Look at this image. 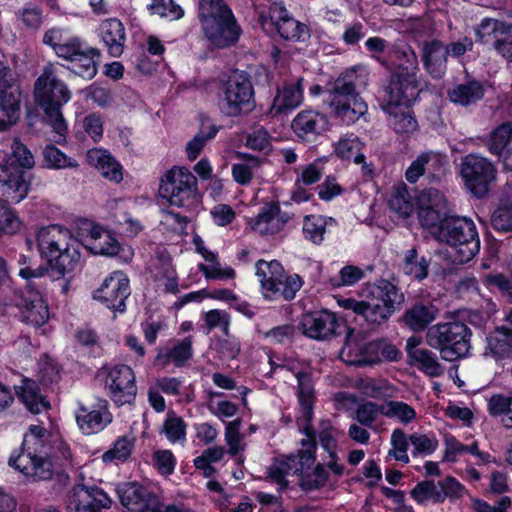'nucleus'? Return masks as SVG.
Returning <instances> with one entry per match:
<instances>
[{"label": "nucleus", "instance_id": "nucleus-1", "mask_svg": "<svg viewBox=\"0 0 512 512\" xmlns=\"http://www.w3.org/2000/svg\"><path fill=\"white\" fill-rule=\"evenodd\" d=\"M297 378V396L300 403L301 416L298 418V424L304 429L307 439L302 440V448L297 455H289L281 459H275L268 467V478L277 483L280 489L287 486L286 476L290 474L302 473L305 469H310L315 461V442L313 439V430L311 420L313 418L314 405V385L311 374L305 371H298L295 374Z\"/></svg>", "mask_w": 512, "mask_h": 512}, {"label": "nucleus", "instance_id": "nucleus-2", "mask_svg": "<svg viewBox=\"0 0 512 512\" xmlns=\"http://www.w3.org/2000/svg\"><path fill=\"white\" fill-rule=\"evenodd\" d=\"M368 84L364 70L351 69L342 73L332 84L327 105L332 118L344 125H352L367 114L368 106L360 91Z\"/></svg>", "mask_w": 512, "mask_h": 512}, {"label": "nucleus", "instance_id": "nucleus-3", "mask_svg": "<svg viewBox=\"0 0 512 512\" xmlns=\"http://www.w3.org/2000/svg\"><path fill=\"white\" fill-rule=\"evenodd\" d=\"M364 300L354 298L340 301L341 307L360 316L371 326L386 323L396 310L404 303L403 292L388 280L381 279L369 284L364 289Z\"/></svg>", "mask_w": 512, "mask_h": 512}, {"label": "nucleus", "instance_id": "nucleus-4", "mask_svg": "<svg viewBox=\"0 0 512 512\" xmlns=\"http://www.w3.org/2000/svg\"><path fill=\"white\" fill-rule=\"evenodd\" d=\"M34 100L43 111V120L51 126L57 134L59 142L65 138L67 132L66 121L62 114V107L71 99V91L67 84L60 79L57 67L48 63L43 67L40 76L34 83Z\"/></svg>", "mask_w": 512, "mask_h": 512}, {"label": "nucleus", "instance_id": "nucleus-5", "mask_svg": "<svg viewBox=\"0 0 512 512\" xmlns=\"http://www.w3.org/2000/svg\"><path fill=\"white\" fill-rule=\"evenodd\" d=\"M434 237L451 249L450 257L457 264L472 260L480 250V239L475 223L466 217L448 216L436 227Z\"/></svg>", "mask_w": 512, "mask_h": 512}, {"label": "nucleus", "instance_id": "nucleus-6", "mask_svg": "<svg viewBox=\"0 0 512 512\" xmlns=\"http://www.w3.org/2000/svg\"><path fill=\"white\" fill-rule=\"evenodd\" d=\"M38 248L51 264L52 275L70 274L80 259L77 241L67 229L57 225L41 228L37 234Z\"/></svg>", "mask_w": 512, "mask_h": 512}, {"label": "nucleus", "instance_id": "nucleus-7", "mask_svg": "<svg viewBox=\"0 0 512 512\" xmlns=\"http://www.w3.org/2000/svg\"><path fill=\"white\" fill-rule=\"evenodd\" d=\"M200 21L205 37L217 48L234 45L241 28L224 0H200Z\"/></svg>", "mask_w": 512, "mask_h": 512}, {"label": "nucleus", "instance_id": "nucleus-8", "mask_svg": "<svg viewBox=\"0 0 512 512\" xmlns=\"http://www.w3.org/2000/svg\"><path fill=\"white\" fill-rule=\"evenodd\" d=\"M19 275L27 280L26 286L19 292L16 300L21 321L34 327H41L50 317L48 305L41 291V279L45 278L44 270L42 267H25L20 269Z\"/></svg>", "mask_w": 512, "mask_h": 512}, {"label": "nucleus", "instance_id": "nucleus-9", "mask_svg": "<svg viewBox=\"0 0 512 512\" xmlns=\"http://www.w3.org/2000/svg\"><path fill=\"white\" fill-rule=\"evenodd\" d=\"M471 331L460 321L439 323L426 333V343L440 351L442 359L454 361L467 355L470 349Z\"/></svg>", "mask_w": 512, "mask_h": 512}, {"label": "nucleus", "instance_id": "nucleus-10", "mask_svg": "<svg viewBox=\"0 0 512 512\" xmlns=\"http://www.w3.org/2000/svg\"><path fill=\"white\" fill-rule=\"evenodd\" d=\"M159 194L171 206L191 210L199 204L197 178L184 167H173L161 178Z\"/></svg>", "mask_w": 512, "mask_h": 512}, {"label": "nucleus", "instance_id": "nucleus-11", "mask_svg": "<svg viewBox=\"0 0 512 512\" xmlns=\"http://www.w3.org/2000/svg\"><path fill=\"white\" fill-rule=\"evenodd\" d=\"M256 275L259 277L266 298L284 300L294 299L296 292L302 287L298 275L287 276L282 265L276 261L259 260L256 263Z\"/></svg>", "mask_w": 512, "mask_h": 512}, {"label": "nucleus", "instance_id": "nucleus-12", "mask_svg": "<svg viewBox=\"0 0 512 512\" xmlns=\"http://www.w3.org/2000/svg\"><path fill=\"white\" fill-rule=\"evenodd\" d=\"M254 107V89L250 77L244 72H233L223 89L220 98L222 112L235 117Z\"/></svg>", "mask_w": 512, "mask_h": 512}, {"label": "nucleus", "instance_id": "nucleus-13", "mask_svg": "<svg viewBox=\"0 0 512 512\" xmlns=\"http://www.w3.org/2000/svg\"><path fill=\"white\" fill-rule=\"evenodd\" d=\"M460 174L467 189L477 198H483L496 180L497 169L487 158L468 154L461 162Z\"/></svg>", "mask_w": 512, "mask_h": 512}, {"label": "nucleus", "instance_id": "nucleus-14", "mask_svg": "<svg viewBox=\"0 0 512 512\" xmlns=\"http://www.w3.org/2000/svg\"><path fill=\"white\" fill-rule=\"evenodd\" d=\"M300 327L305 336L318 341L331 340L342 334V329L348 334L353 333L352 329L339 323L334 313L326 310L305 314L301 319Z\"/></svg>", "mask_w": 512, "mask_h": 512}, {"label": "nucleus", "instance_id": "nucleus-15", "mask_svg": "<svg viewBox=\"0 0 512 512\" xmlns=\"http://www.w3.org/2000/svg\"><path fill=\"white\" fill-rule=\"evenodd\" d=\"M420 90L419 80L391 74L387 84L379 92L381 107L385 110L410 106L418 97Z\"/></svg>", "mask_w": 512, "mask_h": 512}, {"label": "nucleus", "instance_id": "nucleus-16", "mask_svg": "<svg viewBox=\"0 0 512 512\" xmlns=\"http://www.w3.org/2000/svg\"><path fill=\"white\" fill-rule=\"evenodd\" d=\"M105 387L116 405L131 404L137 394L134 371L125 364H117L109 368L105 379Z\"/></svg>", "mask_w": 512, "mask_h": 512}, {"label": "nucleus", "instance_id": "nucleus-17", "mask_svg": "<svg viewBox=\"0 0 512 512\" xmlns=\"http://www.w3.org/2000/svg\"><path fill=\"white\" fill-rule=\"evenodd\" d=\"M42 452L37 449H21L17 456L9 458L8 463L32 482L47 481L52 479L54 467L49 458L40 455Z\"/></svg>", "mask_w": 512, "mask_h": 512}, {"label": "nucleus", "instance_id": "nucleus-18", "mask_svg": "<svg viewBox=\"0 0 512 512\" xmlns=\"http://www.w3.org/2000/svg\"><path fill=\"white\" fill-rule=\"evenodd\" d=\"M66 52L62 58L70 63L68 69L87 80L93 79L98 71L100 63V51L97 48L88 46L79 38L69 47L61 50Z\"/></svg>", "mask_w": 512, "mask_h": 512}, {"label": "nucleus", "instance_id": "nucleus-19", "mask_svg": "<svg viewBox=\"0 0 512 512\" xmlns=\"http://www.w3.org/2000/svg\"><path fill=\"white\" fill-rule=\"evenodd\" d=\"M465 487L454 477L447 476L435 483L433 480L419 482L411 491L412 498L420 504L427 500L443 503L446 498L459 499L463 496Z\"/></svg>", "mask_w": 512, "mask_h": 512}, {"label": "nucleus", "instance_id": "nucleus-20", "mask_svg": "<svg viewBox=\"0 0 512 512\" xmlns=\"http://www.w3.org/2000/svg\"><path fill=\"white\" fill-rule=\"evenodd\" d=\"M482 43L493 41L494 49L508 63H512V23L507 24L497 19L485 18L475 30Z\"/></svg>", "mask_w": 512, "mask_h": 512}, {"label": "nucleus", "instance_id": "nucleus-21", "mask_svg": "<svg viewBox=\"0 0 512 512\" xmlns=\"http://www.w3.org/2000/svg\"><path fill=\"white\" fill-rule=\"evenodd\" d=\"M447 158L441 153L428 151L420 154L407 168L405 177L409 183H416L421 176L429 182H439L446 174Z\"/></svg>", "mask_w": 512, "mask_h": 512}, {"label": "nucleus", "instance_id": "nucleus-22", "mask_svg": "<svg viewBox=\"0 0 512 512\" xmlns=\"http://www.w3.org/2000/svg\"><path fill=\"white\" fill-rule=\"evenodd\" d=\"M130 295L129 279L121 271L113 272L94 292V298L101 301L109 309L123 312L125 300Z\"/></svg>", "mask_w": 512, "mask_h": 512}, {"label": "nucleus", "instance_id": "nucleus-23", "mask_svg": "<svg viewBox=\"0 0 512 512\" xmlns=\"http://www.w3.org/2000/svg\"><path fill=\"white\" fill-rule=\"evenodd\" d=\"M418 218L422 226L436 228L446 215L447 203L444 195L437 189L422 190L417 198Z\"/></svg>", "mask_w": 512, "mask_h": 512}, {"label": "nucleus", "instance_id": "nucleus-24", "mask_svg": "<svg viewBox=\"0 0 512 512\" xmlns=\"http://www.w3.org/2000/svg\"><path fill=\"white\" fill-rule=\"evenodd\" d=\"M109 505L110 499L106 493L99 488L84 485L74 486L66 499L67 512H101Z\"/></svg>", "mask_w": 512, "mask_h": 512}, {"label": "nucleus", "instance_id": "nucleus-25", "mask_svg": "<svg viewBox=\"0 0 512 512\" xmlns=\"http://www.w3.org/2000/svg\"><path fill=\"white\" fill-rule=\"evenodd\" d=\"M263 26L270 25L275 28L279 35L285 40L297 41L307 33L306 25L295 20L286 8L280 3H273L268 15H260Z\"/></svg>", "mask_w": 512, "mask_h": 512}, {"label": "nucleus", "instance_id": "nucleus-26", "mask_svg": "<svg viewBox=\"0 0 512 512\" xmlns=\"http://www.w3.org/2000/svg\"><path fill=\"white\" fill-rule=\"evenodd\" d=\"M75 418L78 428L85 435L103 431L113 420L106 400H99L91 407L80 404L75 412Z\"/></svg>", "mask_w": 512, "mask_h": 512}, {"label": "nucleus", "instance_id": "nucleus-27", "mask_svg": "<svg viewBox=\"0 0 512 512\" xmlns=\"http://www.w3.org/2000/svg\"><path fill=\"white\" fill-rule=\"evenodd\" d=\"M30 182L23 170L0 165V201L16 204L28 194Z\"/></svg>", "mask_w": 512, "mask_h": 512}, {"label": "nucleus", "instance_id": "nucleus-28", "mask_svg": "<svg viewBox=\"0 0 512 512\" xmlns=\"http://www.w3.org/2000/svg\"><path fill=\"white\" fill-rule=\"evenodd\" d=\"M121 504L130 511L150 512L157 497L137 483H126L118 488Z\"/></svg>", "mask_w": 512, "mask_h": 512}, {"label": "nucleus", "instance_id": "nucleus-29", "mask_svg": "<svg viewBox=\"0 0 512 512\" xmlns=\"http://www.w3.org/2000/svg\"><path fill=\"white\" fill-rule=\"evenodd\" d=\"M421 59L426 71L434 78L441 79L447 70V51L440 40L425 41Z\"/></svg>", "mask_w": 512, "mask_h": 512}, {"label": "nucleus", "instance_id": "nucleus-30", "mask_svg": "<svg viewBox=\"0 0 512 512\" xmlns=\"http://www.w3.org/2000/svg\"><path fill=\"white\" fill-rule=\"evenodd\" d=\"M351 334L346 332V342L339 353V358L349 364L354 366H370L377 363L380 358L377 354L379 349V345L374 342L367 343L363 346L355 347L349 340Z\"/></svg>", "mask_w": 512, "mask_h": 512}, {"label": "nucleus", "instance_id": "nucleus-31", "mask_svg": "<svg viewBox=\"0 0 512 512\" xmlns=\"http://www.w3.org/2000/svg\"><path fill=\"white\" fill-rule=\"evenodd\" d=\"M81 236H86L92 241L90 248L95 254L115 255L119 251L118 242L110 234L90 221H83L79 227Z\"/></svg>", "mask_w": 512, "mask_h": 512}, {"label": "nucleus", "instance_id": "nucleus-32", "mask_svg": "<svg viewBox=\"0 0 512 512\" xmlns=\"http://www.w3.org/2000/svg\"><path fill=\"white\" fill-rule=\"evenodd\" d=\"M389 58L396 68L394 75H401L411 80H418V58L415 51L408 45H394L389 51Z\"/></svg>", "mask_w": 512, "mask_h": 512}, {"label": "nucleus", "instance_id": "nucleus-33", "mask_svg": "<svg viewBox=\"0 0 512 512\" xmlns=\"http://www.w3.org/2000/svg\"><path fill=\"white\" fill-rule=\"evenodd\" d=\"M439 313V309L430 301H417L403 314L404 324L412 331L419 332L427 328Z\"/></svg>", "mask_w": 512, "mask_h": 512}, {"label": "nucleus", "instance_id": "nucleus-34", "mask_svg": "<svg viewBox=\"0 0 512 512\" xmlns=\"http://www.w3.org/2000/svg\"><path fill=\"white\" fill-rule=\"evenodd\" d=\"M88 163L96 168L109 181L119 183L123 179L122 166L106 150L91 149L87 152Z\"/></svg>", "mask_w": 512, "mask_h": 512}, {"label": "nucleus", "instance_id": "nucleus-35", "mask_svg": "<svg viewBox=\"0 0 512 512\" xmlns=\"http://www.w3.org/2000/svg\"><path fill=\"white\" fill-rule=\"evenodd\" d=\"M99 35L112 57H119L124 51L125 29L122 22L116 18L102 21Z\"/></svg>", "mask_w": 512, "mask_h": 512}, {"label": "nucleus", "instance_id": "nucleus-36", "mask_svg": "<svg viewBox=\"0 0 512 512\" xmlns=\"http://www.w3.org/2000/svg\"><path fill=\"white\" fill-rule=\"evenodd\" d=\"M302 78L285 83L274 98L271 112L275 115L298 107L303 100Z\"/></svg>", "mask_w": 512, "mask_h": 512}, {"label": "nucleus", "instance_id": "nucleus-37", "mask_svg": "<svg viewBox=\"0 0 512 512\" xmlns=\"http://www.w3.org/2000/svg\"><path fill=\"white\" fill-rule=\"evenodd\" d=\"M327 120L324 115L315 111H301L293 119L291 127L300 138L310 139L326 129Z\"/></svg>", "mask_w": 512, "mask_h": 512}, {"label": "nucleus", "instance_id": "nucleus-38", "mask_svg": "<svg viewBox=\"0 0 512 512\" xmlns=\"http://www.w3.org/2000/svg\"><path fill=\"white\" fill-rule=\"evenodd\" d=\"M362 143L353 134L341 137L334 145L336 155L345 160L353 159L356 164H363L362 171L365 175L372 174L371 165L365 163V156L360 153Z\"/></svg>", "mask_w": 512, "mask_h": 512}, {"label": "nucleus", "instance_id": "nucleus-39", "mask_svg": "<svg viewBox=\"0 0 512 512\" xmlns=\"http://www.w3.org/2000/svg\"><path fill=\"white\" fill-rule=\"evenodd\" d=\"M192 345V337L187 336L181 341L176 342L171 348L160 349L156 356V362L160 363L163 367L171 362L177 367H181L192 357Z\"/></svg>", "mask_w": 512, "mask_h": 512}, {"label": "nucleus", "instance_id": "nucleus-40", "mask_svg": "<svg viewBox=\"0 0 512 512\" xmlns=\"http://www.w3.org/2000/svg\"><path fill=\"white\" fill-rule=\"evenodd\" d=\"M487 348L496 359H507L512 356V328L497 327L487 337Z\"/></svg>", "mask_w": 512, "mask_h": 512}, {"label": "nucleus", "instance_id": "nucleus-41", "mask_svg": "<svg viewBox=\"0 0 512 512\" xmlns=\"http://www.w3.org/2000/svg\"><path fill=\"white\" fill-rule=\"evenodd\" d=\"M35 164L34 156L30 149L21 142L19 138H14L11 144V153L7 154L0 165H6L9 169L23 170L33 168Z\"/></svg>", "mask_w": 512, "mask_h": 512}, {"label": "nucleus", "instance_id": "nucleus-42", "mask_svg": "<svg viewBox=\"0 0 512 512\" xmlns=\"http://www.w3.org/2000/svg\"><path fill=\"white\" fill-rule=\"evenodd\" d=\"M448 96L455 104L469 106L483 98L484 87L479 81L472 80L449 89Z\"/></svg>", "mask_w": 512, "mask_h": 512}, {"label": "nucleus", "instance_id": "nucleus-43", "mask_svg": "<svg viewBox=\"0 0 512 512\" xmlns=\"http://www.w3.org/2000/svg\"><path fill=\"white\" fill-rule=\"evenodd\" d=\"M280 208L276 203L266 204L258 215L251 221V228L261 235L274 234L280 229L277 218Z\"/></svg>", "mask_w": 512, "mask_h": 512}, {"label": "nucleus", "instance_id": "nucleus-44", "mask_svg": "<svg viewBox=\"0 0 512 512\" xmlns=\"http://www.w3.org/2000/svg\"><path fill=\"white\" fill-rule=\"evenodd\" d=\"M17 394L26 408L33 414H38L50 408L49 401L40 393L38 385L32 380L24 381Z\"/></svg>", "mask_w": 512, "mask_h": 512}, {"label": "nucleus", "instance_id": "nucleus-45", "mask_svg": "<svg viewBox=\"0 0 512 512\" xmlns=\"http://www.w3.org/2000/svg\"><path fill=\"white\" fill-rule=\"evenodd\" d=\"M390 116V124L397 133H412L418 124L410 106L389 108L384 110Z\"/></svg>", "mask_w": 512, "mask_h": 512}, {"label": "nucleus", "instance_id": "nucleus-46", "mask_svg": "<svg viewBox=\"0 0 512 512\" xmlns=\"http://www.w3.org/2000/svg\"><path fill=\"white\" fill-rule=\"evenodd\" d=\"M410 363L430 377H439L444 373V367L438 362L436 354L427 349L413 351Z\"/></svg>", "mask_w": 512, "mask_h": 512}, {"label": "nucleus", "instance_id": "nucleus-47", "mask_svg": "<svg viewBox=\"0 0 512 512\" xmlns=\"http://www.w3.org/2000/svg\"><path fill=\"white\" fill-rule=\"evenodd\" d=\"M429 261L425 257H419L416 248L408 249L403 257V271L417 280H423L428 276Z\"/></svg>", "mask_w": 512, "mask_h": 512}, {"label": "nucleus", "instance_id": "nucleus-48", "mask_svg": "<svg viewBox=\"0 0 512 512\" xmlns=\"http://www.w3.org/2000/svg\"><path fill=\"white\" fill-rule=\"evenodd\" d=\"M380 414L391 419H397L402 424H409L416 418L415 409L402 401H386L381 405Z\"/></svg>", "mask_w": 512, "mask_h": 512}, {"label": "nucleus", "instance_id": "nucleus-49", "mask_svg": "<svg viewBox=\"0 0 512 512\" xmlns=\"http://www.w3.org/2000/svg\"><path fill=\"white\" fill-rule=\"evenodd\" d=\"M328 219L319 215H307L303 220V235L305 239L319 245L324 240Z\"/></svg>", "mask_w": 512, "mask_h": 512}, {"label": "nucleus", "instance_id": "nucleus-50", "mask_svg": "<svg viewBox=\"0 0 512 512\" xmlns=\"http://www.w3.org/2000/svg\"><path fill=\"white\" fill-rule=\"evenodd\" d=\"M218 133V127L214 124L202 126L201 130L187 143L186 152L189 160H195L206 143Z\"/></svg>", "mask_w": 512, "mask_h": 512}, {"label": "nucleus", "instance_id": "nucleus-51", "mask_svg": "<svg viewBox=\"0 0 512 512\" xmlns=\"http://www.w3.org/2000/svg\"><path fill=\"white\" fill-rule=\"evenodd\" d=\"M360 392L370 398L384 399L392 396V388L383 379L366 378L358 382Z\"/></svg>", "mask_w": 512, "mask_h": 512}, {"label": "nucleus", "instance_id": "nucleus-52", "mask_svg": "<svg viewBox=\"0 0 512 512\" xmlns=\"http://www.w3.org/2000/svg\"><path fill=\"white\" fill-rule=\"evenodd\" d=\"M391 210L402 217H408L413 211L412 198L405 186L394 187L389 199Z\"/></svg>", "mask_w": 512, "mask_h": 512}, {"label": "nucleus", "instance_id": "nucleus-53", "mask_svg": "<svg viewBox=\"0 0 512 512\" xmlns=\"http://www.w3.org/2000/svg\"><path fill=\"white\" fill-rule=\"evenodd\" d=\"M20 88H14L13 91H7L0 94V111L6 117H12V123H17L20 118Z\"/></svg>", "mask_w": 512, "mask_h": 512}, {"label": "nucleus", "instance_id": "nucleus-54", "mask_svg": "<svg viewBox=\"0 0 512 512\" xmlns=\"http://www.w3.org/2000/svg\"><path fill=\"white\" fill-rule=\"evenodd\" d=\"M44 160L47 167L53 169H64L67 167L77 168L78 162L66 156L60 149L54 145H47L43 151Z\"/></svg>", "mask_w": 512, "mask_h": 512}, {"label": "nucleus", "instance_id": "nucleus-55", "mask_svg": "<svg viewBox=\"0 0 512 512\" xmlns=\"http://www.w3.org/2000/svg\"><path fill=\"white\" fill-rule=\"evenodd\" d=\"M305 469L302 473H297L300 476L299 485L303 490L311 491L323 487L328 480V473L323 465L318 464L312 472L306 473Z\"/></svg>", "mask_w": 512, "mask_h": 512}, {"label": "nucleus", "instance_id": "nucleus-56", "mask_svg": "<svg viewBox=\"0 0 512 512\" xmlns=\"http://www.w3.org/2000/svg\"><path fill=\"white\" fill-rule=\"evenodd\" d=\"M245 163H235L232 166L234 180L240 185H247L253 178L252 169L259 166V159L253 155L240 154Z\"/></svg>", "mask_w": 512, "mask_h": 512}, {"label": "nucleus", "instance_id": "nucleus-57", "mask_svg": "<svg viewBox=\"0 0 512 512\" xmlns=\"http://www.w3.org/2000/svg\"><path fill=\"white\" fill-rule=\"evenodd\" d=\"M512 138V124L503 123L490 135L488 150L494 155H500Z\"/></svg>", "mask_w": 512, "mask_h": 512}, {"label": "nucleus", "instance_id": "nucleus-58", "mask_svg": "<svg viewBox=\"0 0 512 512\" xmlns=\"http://www.w3.org/2000/svg\"><path fill=\"white\" fill-rule=\"evenodd\" d=\"M54 439L52 435L40 425H31L29 432L25 434L21 449H37L41 450L44 448L45 442Z\"/></svg>", "mask_w": 512, "mask_h": 512}, {"label": "nucleus", "instance_id": "nucleus-59", "mask_svg": "<svg viewBox=\"0 0 512 512\" xmlns=\"http://www.w3.org/2000/svg\"><path fill=\"white\" fill-rule=\"evenodd\" d=\"M133 445L134 443L131 438L122 436L115 441L111 449L102 455V459L106 463L113 460L124 461L130 456Z\"/></svg>", "mask_w": 512, "mask_h": 512}, {"label": "nucleus", "instance_id": "nucleus-60", "mask_svg": "<svg viewBox=\"0 0 512 512\" xmlns=\"http://www.w3.org/2000/svg\"><path fill=\"white\" fill-rule=\"evenodd\" d=\"M240 426V419H235L229 422L225 429V440L229 447L228 453L232 456L245 449V444L242 442L243 436L240 434Z\"/></svg>", "mask_w": 512, "mask_h": 512}, {"label": "nucleus", "instance_id": "nucleus-61", "mask_svg": "<svg viewBox=\"0 0 512 512\" xmlns=\"http://www.w3.org/2000/svg\"><path fill=\"white\" fill-rule=\"evenodd\" d=\"M7 204L0 201V236L3 234H14L21 226L15 211Z\"/></svg>", "mask_w": 512, "mask_h": 512}, {"label": "nucleus", "instance_id": "nucleus-62", "mask_svg": "<svg viewBox=\"0 0 512 512\" xmlns=\"http://www.w3.org/2000/svg\"><path fill=\"white\" fill-rule=\"evenodd\" d=\"M491 225L498 231H512V202L502 204L493 212Z\"/></svg>", "mask_w": 512, "mask_h": 512}, {"label": "nucleus", "instance_id": "nucleus-63", "mask_svg": "<svg viewBox=\"0 0 512 512\" xmlns=\"http://www.w3.org/2000/svg\"><path fill=\"white\" fill-rule=\"evenodd\" d=\"M51 457L55 464L62 468H68L72 466V452L69 445L61 438L56 437L51 440Z\"/></svg>", "mask_w": 512, "mask_h": 512}, {"label": "nucleus", "instance_id": "nucleus-64", "mask_svg": "<svg viewBox=\"0 0 512 512\" xmlns=\"http://www.w3.org/2000/svg\"><path fill=\"white\" fill-rule=\"evenodd\" d=\"M149 9L152 14L166 17L171 20H177L183 16L182 8L175 4L173 0H153Z\"/></svg>", "mask_w": 512, "mask_h": 512}]
</instances>
